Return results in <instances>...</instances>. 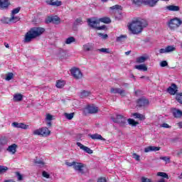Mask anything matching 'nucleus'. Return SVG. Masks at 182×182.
Listing matches in <instances>:
<instances>
[{"mask_svg": "<svg viewBox=\"0 0 182 182\" xmlns=\"http://www.w3.org/2000/svg\"><path fill=\"white\" fill-rule=\"evenodd\" d=\"M127 39V36L121 35L120 36L117 38V42L122 43V42H124Z\"/></svg>", "mask_w": 182, "mask_h": 182, "instance_id": "30", "label": "nucleus"}, {"mask_svg": "<svg viewBox=\"0 0 182 182\" xmlns=\"http://www.w3.org/2000/svg\"><path fill=\"white\" fill-rule=\"evenodd\" d=\"M161 127H164L165 129H170V127H171L166 123H164L161 124Z\"/></svg>", "mask_w": 182, "mask_h": 182, "instance_id": "59", "label": "nucleus"}, {"mask_svg": "<svg viewBox=\"0 0 182 182\" xmlns=\"http://www.w3.org/2000/svg\"><path fill=\"white\" fill-rule=\"evenodd\" d=\"M133 116L135 117V119H139V120H144L146 119L144 115L139 113H134L133 114Z\"/></svg>", "mask_w": 182, "mask_h": 182, "instance_id": "32", "label": "nucleus"}, {"mask_svg": "<svg viewBox=\"0 0 182 182\" xmlns=\"http://www.w3.org/2000/svg\"><path fill=\"white\" fill-rule=\"evenodd\" d=\"M89 136L92 139V140H105L103 136L99 134H90Z\"/></svg>", "mask_w": 182, "mask_h": 182, "instance_id": "22", "label": "nucleus"}, {"mask_svg": "<svg viewBox=\"0 0 182 182\" xmlns=\"http://www.w3.org/2000/svg\"><path fill=\"white\" fill-rule=\"evenodd\" d=\"M159 150H160V146H150L144 149V152L149 153L150 151H159Z\"/></svg>", "mask_w": 182, "mask_h": 182, "instance_id": "19", "label": "nucleus"}, {"mask_svg": "<svg viewBox=\"0 0 182 182\" xmlns=\"http://www.w3.org/2000/svg\"><path fill=\"white\" fill-rule=\"evenodd\" d=\"M182 24V21L181 18H173L171 19L168 22V27L171 31H174L177 29L178 28H180V26Z\"/></svg>", "mask_w": 182, "mask_h": 182, "instance_id": "4", "label": "nucleus"}, {"mask_svg": "<svg viewBox=\"0 0 182 182\" xmlns=\"http://www.w3.org/2000/svg\"><path fill=\"white\" fill-rule=\"evenodd\" d=\"M46 3L51 6H61L62 5V1L59 0H46Z\"/></svg>", "mask_w": 182, "mask_h": 182, "instance_id": "11", "label": "nucleus"}, {"mask_svg": "<svg viewBox=\"0 0 182 182\" xmlns=\"http://www.w3.org/2000/svg\"><path fill=\"white\" fill-rule=\"evenodd\" d=\"M86 110L90 114H93L97 113V112H99V108L95 105H88L86 107Z\"/></svg>", "mask_w": 182, "mask_h": 182, "instance_id": "12", "label": "nucleus"}, {"mask_svg": "<svg viewBox=\"0 0 182 182\" xmlns=\"http://www.w3.org/2000/svg\"><path fill=\"white\" fill-rule=\"evenodd\" d=\"M167 65H168V63H167V61L164 60L162 62H161L160 63V66H161V68H166V66H167Z\"/></svg>", "mask_w": 182, "mask_h": 182, "instance_id": "56", "label": "nucleus"}, {"mask_svg": "<svg viewBox=\"0 0 182 182\" xmlns=\"http://www.w3.org/2000/svg\"><path fill=\"white\" fill-rule=\"evenodd\" d=\"M9 5V0H0V9H8Z\"/></svg>", "mask_w": 182, "mask_h": 182, "instance_id": "17", "label": "nucleus"}, {"mask_svg": "<svg viewBox=\"0 0 182 182\" xmlns=\"http://www.w3.org/2000/svg\"><path fill=\"white\" fill-rule=\"evenodd\" d=\"M0 144L4 146V144H8V139L6 138H3L0 141Z\"/></svg>", "mask_w": 182, "mask_h": 182, "instance_id": "47", "label": "nucleus"}, {"mask_svg": "<svg viewBox=\"0 0 182 182\" xmlns=\"http://www.w3.org/2000/svg\"><path fill=\"white\" fill-rule=\"evenodd\" d=\"M178 87L176 84H171V85L167 89L168 93L169 95H176L178 92Z\"/></svg>", "mask_w": 182, "mask_h": 182, "instance_id": "15", "label": "nucleus"}, {"mask_svg": "<svg viewBox=\"0 0 182 182\" xmlns=\"http://www.w3.org/2000/svg\"><path fill=\"white\" fill-rule=\"evenodd\" d=\"M134 68L135 69H137L138 70H142L143 72H146L147 70V66H146L144 64L135 65Z\"/></svg>", "mask_w": 182, "mask_h": 182, "instance_id": "24", "label": "nucleus"}, {"mask_svg": "<svg viewBox=\"0 0 182 182\" xmlns=\"http://www.w3.org/2000/svg\"><path fill=\"white\" fill-rule=\"evenodd\" d=\"M50 134V130L48 129V127H43L41 128V136L44 137H48Z\"/></svg>", "mask_w": 182, "mask_h": 182, "instance_id": "21", "label": "nucleus"}, {"mask_svg": "<svg viewBox=\"0 0 182 182\" xmlns=\"http://www.w3.org/2000/svg\"><path fill=\"white\" fill-rule=\"evenodd\" d=\"M133 159H135L136 161H140V156L137 155L136 154H133Z\"/></svg>", "mask_w": 182, "mask_h": 182, "instance_id": "57", "label": "nucleus"}, {"mask_svg": "<svg viewBox=\"0 0 182 182\" xmlns=\"http://www.w3.org/2000/svg\"><path fill=\"white\" fill-rule=\"evenodd\" d=\"M76 163V161H73V162H65L66 166H68V167H75V164Z\"/></svg>", "mask_w": 182, "mask_h": 182, "instance_id": "54", "label": "nucleus"}, {"mask_svg": "<svg viewBox=\"0 0 182 182\" xmlns=\"http://www.w3.org/2000/svg\"><path fill=\"white\" fill-rule=\"evenodd\" d=\"M146 60H147V57L140 56L136 58V63H144V62Z\"/></svg>", "mask_w": 182, "mask_h": 182, "instance_id": "26", "label": "nucleus"}, {"mask_svg": "<svg viewBox=\"0 0 182 182\" xmlns=\"http://www.w3.org/2000/svg\"><path fill=\"white\" fill-rule=\"evenodd\" d=\"M97 29L98 30V31H102L103 29H106V26H97Z\"/></svg>", "mask_w": 182, "mask_h": 182, "instance_id": "62", "label": "nucleus"}, {"mask_svg": "<svg viewBox=\"0 0 182 182\" xmlns=\"http://www.w3.org/2000/svg\"><path fill=\"white\" fill-rule=\"evenodd\" d=\"M43 177H45L46 178H49L50 175L46 171H43Z\"/></svg>", "mask_w": 182, "mask_h": 182, "instance_id": "60", "label": "nucleus"}, {"mask_svg": "<svg viewBox=\"0 0 182 182\" xmlns=\"http://www.w3.org/2000/svg\"><path fill=\"white\" fill-rule=\"evenodd\" d=\"M110 9H112V11H122V9H123V7H122V6L120 5H114L110 7Z\"/></svg>", "mask_w": 182, "mask_h": 182, "instance_id": "35", "label": "nucleus"}, {"mask_svg": "<svg viewBox=\"0 0 182 182\" xmlns=\"http://www.w3.org/2000/svg\"><path fill=\"white\" fill-rule=\"evenodd\" d=\"M177 102L182 105V93H178L176 94V97Z\"/></svg>", "mask_w": 182, "mask_h": 182, "instance_id": "40", "label": "nucleus"}, {"mask_svg": "<svg viewBox=\"0 0 182 182\" xmlns=\"http://www.w3.org/2000/svg\"><path fill=\"white\" fill-rule=\"evenodd\" d=\"M34 163L37 166H40L41 167H43V166H45V162H43V161L41 160V159H36L35 161H34Z\"/></svg>", "mask_w": 182, "mask_h": 182, "instance_id": "33", "label": "nucleus"}, {"mask_svg": "<svg viewBox=\"0 0 182 182\" xmlns=\"http://www.w3.org/2000/svg\"><path fill=\"white\" fill-rule=\"evenodd\" d=\"M11 23H16V22H18V21L21 19L19 16H15L14 15H11L10 17Z\"/></svg>", "mask_w": 182, "mask_h": 182, "instance_id": "31", "label": "nucleus"}, {"mask_svg": "<svg viewBox=\"0 0 182 182\" xmlns=\"http://www.w3.org/2000/svg\"><path fill=\"white\" fill-rule=\"evenodd\" d=\"M29 127V125H26L23 123H20V129H23V130H26Z\"/></svg>", "mask_w": 182, "mask_h": 182, "instance_id": "53", "label": "nucleus"}, {"mask_svg": "<svg viewBox=\"0 0 182 182\" xmlns=\"http://www.w3.org/2000/svg\"><path fill=\"white\" fill-rule=\"evenodd\" d=\"M147 25H149V23H147V21L145 19H138L131 23L129 26V29L134 35H137L140 33L141 31H143V28H146Z\"/></svg>", "mask_w": 182, "mask_h": 182, "instance_id": "1", "label": "nucleus"}, {"mask_svg": "<svg viewBox=\"0 0 182 182\" xmlns=\"http://www.w3.org/2000/svg\"><path fill=\"white\" fill-rule=\"evenodd\" d=\"M56 87H58V89H62V87H63V86H65V80H59L56 82Z\"/></svg>", "mask_w": 182, "mask_h": 182, "instance_id": "27", "label": "nucleus"}, {"mask_svg": "<svg viewBox=\"0 0 182 182\" xmlns=\"http://www.w3.org/2000/svg\"><path fill=\"white\" fill-rule=\"evenodd\" d=\"M46 122H52V120H53V116L50 114H47L46 115Z\"/></svg>", "mask_w": 182, "mask_h": 182, "instance_id": "45", "label": "nucleus"}, {"mask_svg": "<svg viewBox=\"0 0 182 182\" xmlns=\"http://www.w3.org/2000/svg\"><path fill=\"white\" fill-rule=\"evenodd\" d=\"M11 126H12L13 127H15L16 129H20V127H21V123L13 122V123L11 124Z\"/></svg>", "mask_w": 182, "mask_h": 182, "instance_id": "49", "label": "nucleus"}, {"mask_svg": "<svg viewBox=\"0 0 182 182\" xmlns=\"http://www.w3.org/2000/svg\"><path fill=\"white\" fill-rule=\"evenodd\" d=\"M33 134H34L35 136H42V129H36L33 131Z\"/></svg>", "mask_w": 182, "mask_h": 182, "instance_id": "42", "label": "nucleus"}, {"mask_svg": "<svg viewBox=\"0 0 182 182\" xmlns=\"http://www.w3.org/2000/svg\"><path fill=\"white\" fill-rule=\"evenodd\" d=\"M98 52H101V53H110V50L109 48H100L97 50Z\"/></svg>", "mask_w": 182, "mask_h": 182, "instance_id": "39", "label": "nucleus"}, {"mask_svg": "<svg viewBox=\"0 0 182 182\" xmlns=\"http://www.w3.org/2000/svg\"><path fill=\"white\" fill-rule=\"evenodd\" d=\"M98 21L99 22H102L103 23H110V22H112L109 17L100 18Z\"/></svg>", "mask_w": 182, "mask_h": 182, "instance_id": "29", "label": "nucleus"}, {"mask_svg": "<svg viewBox=\"0 0 182 182\" xmlns=\"http://www.w3.org/2000/svg\"><path fill=\"white\" fill-rule=\"evenodd\" d=\"M94 48H95V45L90 43H88L83 46V50H85V52H90L93 50Z\"/></svg>", "mask_w": 182, "mask_h": 182, "instance_id": "18", "label": "nucleus"}, {"mask_svg": "<svg viewBox=\"0 0 182 182\" xmlns=\"http://www.w3.org/2000/svg\"><path fill=\"white\" fill-rule=\"evenodd\" d=\"M143 4L144 5H148V6H151L153 8L154 6H156L157 5V2H159V0H144Z\"/></svg>", "mask_w": 182, "mask_h": 182, "instance_id": "16", "label": "nucleus"}, {"mask_svg": "<svg viewBox=\"0 0 182 182\" xmlns=\"http://www.w3.org/2000/svg\"><path fill=\"white\" fill-rule=\"evenodd\" d=\"M8 171V168L6 166H0V174H4Z\"/></svg>", "mask_w": 182, "mask_h": 182, "instance_id": "41", "label": "nucleus"}, {"mask_svg": "<svg viewBox=\"0 0 182 182\" xmlns=\"http://www.w3.org/2000/svg\"><path fill=\"white\" fill-rule=\"evenodd\" d=\"M47 125L48 126V127H50V126H52V122L51 121H48Z\"/></svg>", "mask_w": 182, "mask_h": 182, "instance_id": "63", "label": "nucleus"}, {"mask_svg": "<svg viewBox=\"0 0 182 182\" xmlns=\"http://www.w3.org/2000/svg\"><path fill=\"white\" fill-rule=\"evenodd\" d=\"M111 119L114 123H117L120 127H126L127 124V119L122 114H117L116 117H112Z\"/></svg>", "mask_w": 182, "mask_h": 182, "instance_id": "3", "label": "nucleus"}, {"mask_svg": "<svg viewBox=\"0 0 182 182\" xmlns=\"http://www.w3.org/2000/svg\"><path fill=\"white\" fill-rule=\"evenodd\" d=\"M111 93H118V95H120L122 97L126 96V91L120 88H111Z\"/></svg>", "mask_w": 182, "mask_h": 182, "instance_id": "14", "label": "nucleus"}, {"mask_svg": "<svg viewBox=\"0 0 182 182\" xmlns=\"http://www.w3.org/2000/svg\"><path fill=\"white\" fill-rule=\"evenodd\" d=\"M173 117L176 119H180L182 117V112L180 109H173Z\"/></svg>", "mask_w": 182, "mask_h": 182, "instance_id": "23", "label": "nucleus"}, {"mask_svg": "<svg viewBox=\"0 0 182 182\" xmlns=\"http://www.w3.org/2000/svg\"><path fill=\"white\" fill-rule=\"evenodd\" d=\"M87 23L90 28H92L93 29H97L100 21L95 18H88Z\"/></svg>", "mask_w": 182, "mask_h": 182, "instance_id": "8", "label": "nucleus"}, {"mask_svg": "<svg viewBox=\"0 0 182 182\" xmlns=\"http://www.w3.org/2000/svg\"><path fill=\"white\" fill-rule=\"evenodd\" d=\"M14 78V73H9L6 75V80H12Z\"/></svg>", "mask_w": 182, "mask_h": 182, "instance_id": "46", "label": "nucleus"}, {"mask_svg": "<svg viewBox=\"0 0 182 182\" xmlns=\"http://www.w3.org/2000/svg\"><path fill=\"white\" fill-rule=\"evenodd\" d=\"M19 11H21V8H16L11 11V15L15 16L16 14H19Z\"/></svg>", "mask_w": 182, "mask_h": 182, "instance_id": "44", "label": "nucleus"}, {"mask_svg": "<svg viewBox=\"0 0 182 182\" xmlns=\"http://www.w3.org/2000/svg\"><path fill=\"white\" fill-rule=\"evenodd\" d=\"M84 167H85V165H83V164L79 163V162H75V164H74L73 168L76 171H79V173H81L82 174H83V168Z\"/></svg>", "mask_w": 182, "mask_h": 182, "instance_id": "13", "label": "nucleus"}, {"mask_svg": "<svg viewBox=\"0 0 182 182\" xmlns=\"http://www.w3.org/2000/svg\"><path fill=\"white\" fill-rule=\"evenodd\" d=\"M73 42H76V38L73 36H70L65 40L66 45H70V43H73Z\"/></svg>", "mask_w": 182, "mask_h": 182, "instance_id": "28", "label": "nucleus"}, {"mask_svg": "<svg viewBox=\"0 0 182 182\" xmlns=\"http://www.w3.org/2000/svg\"><path fill=\"white\" fill-rule=\"evenodd\" d=\"M18 147V145L16 144H13L7 148V151L9 153H11V154H15L16 153V148Z\"/></svg>", "mask_w": 182, "mask_h": 182, "instance_id": "20", "label": "nucleus"}, {"mask_svg": "<svg viewBox=\"0 0 182 182\" xmlns=\"http://www.w3.org/2000/svg\"><path fill=\"white\" fill-rule=\"evenodd\" d=\"M77 146L80 147L81 150H83V151H85V153H87L88 154H92L93 150L90 149V148L82 144L80 142H77Z\"/></svg>", "mask_w": 182, "mask_h": 182, "instance_id": "10", "label": "nucleus"}, {"mask_svg": "<svg viewBox=\"0 0 182 182\" xmlns=\"http://www.w3.org/2000/svg\"><path fill=\"white\" fill-rule=\"evenodd\" d=\"M159 159L160 160H164V161H166V163L170 162V158L167 156H161Z\"/></svg>", "mask_w": 182, "mask_h": 182, "instance_id": "52", "label": "nucleus"}, {"mask_svg": "<svg viewBox=\"0 0 182 182\" xmlns=\"http://www.w3.org/2000/svg\"><path fill=\"white\" fill-rule=\"evenodd\" d=\"M164 11H169L170 12H178L180 6L176 5H169L164 7Z\"/></svg>", "mask_w": 182, "mask_h": 182, "instance_id": "9", "label": "nucleus"}, {"mask_svg": "<svg viewBox=\"0 0 182 182\" xmlns=\"http://www.w3.org/2000/svg\"><path fill=\"white\" fill-rule=\"evenodd\" d=\"M43 32H45V28L42 27H34L31 28L25 35L23 39L24 43H29V42H32V39H35V38L41 36Z\"/></svg>", "mask_w": 182, "mask_h": 182, "instance_id": "2", "label": "nucleus"}, {"mask_svg": "<svg viewBox=\"0 0 182 182\" xmlns=\"http://www.w3.org/2000/svg\"><path fill=\"white\" fill-rule=\"evenodd\" d=\"M4 182H15V181L12 179H10V180H6Z\"/></svg>", "mask_w": 182, "mask_h": 182, "instance_id": "64", "label": "nucleus"}, {"mask_svg": "<svg viewBox=\"0 0 182 182\" xmlns=\"http://www.w3.org/2000/svg\"><path fill=\"white\" fill-rule=\"evenodd\" d=\"M97 182H107V181L106 180V178L101 177L97 179Z\"/></svg>", "mask_w": 182, "mask_h": 182, "instance_id": "58", "label": "nucleus"}, {"mask_svg": "<svg viewBox=\"0 0 182 182\" xmlns=\"http://www.w3.org/2000/svg\"><path fill=\"white\" fill-rule=\"evenodd\" d=\"M64 115L68 120H72V118L75 116V113H65Z\"/></svg>", "mask_w": 182, "mask_h": 182, "instance_id": "43", "label": "nucleus"}, {"mask_svg": "<svg viewBox=\"0 0 182 182\" xmlns=\"http://www.w3.org/2000/svg\"><path fill=\"white\" fill-rule=\"evenodd\" d=\"M132 4L139 6L141 5V0H133Z\"/></svg>", "mask_w": 182, "mask_h": 182, "instance_id": "50", "label": "nucleus"}, {"mask_svg": "<svg viewBox=\"0 0 182 182\" xmlns=\"http://www.w3.org/2000/svg\"><path fill=\"white\" fill-rule=\"evenodd\" d=\"M98 36L102 38V39H107V34L98 33Z\"/></svg>", "mask_w": 182, "mask_h": 182, "instance_id": "55", "label": "nucleus"}, {"mask_svg": "<svg viewBox=\"0 0 182 182\" xmlns=\"http://www.w3.org/2000/svg\"><path fill=\"white\" fill-rule=\"evenodd\" d=\"M16 177H17L18 181H22L23 178V177L22 176V175H21V173H19V172H16Z\"/></svg>", "mask_w": 182, "mask_h": 182, "instance_id": "51", "label": "nucleus"}, {"mask_svg": "<svg viewBox=\"0 0 182 182\" xmlns=\"http://www.w3.org/2000/svg\"><path fill=\"white\" fill-rule=\"evenodd\" d=\"M159 53H167V50H166V48H161L160 50H159Z\"/></svg>", "mask_w": 182, "mask_h": 182, "instance_id": "61", "label": "nucleus"}, {"mask_svg": "<svg viewBox=\"0 0 182 182\" xmlns=\"http://www.w3.org/2000/svg\"><path fill=\"white\" fill-rule=\"evenodd\" d=\"M1 21L2 23H11V18L9 17H3Z\"/></svg>", "mask_w": 182, "mask_h": 182, "instance_id": "37", "label": "nucleus"}, {"mask_svg": "<svg viewBox=\"0 0 182 182\" xmlns=\"http://www.w3.org/2000/svg\"><path fill=\"white\" fill-rule=\"evenodd\" d=\"M90 92H88V91H86V90H84L81 92L80 94V97L82 99H83L84 97H87V96H90Z\"/></svg>", "mask_w": 182, "mask_h": 182, "instance_id": "36", "label": "nucleus"}, {"mask_svg": "<svg viewBox=\"0 0 182 182\" xmlns=\"http://www.w3.org/2000/svg\"><path fill=\"white\" fill-rule=\"evenodd\" d=\"M23 99V96L21 94H16L14 95L13 100L14 102H21Z\"/></svg>", "mask_w": 182, "mask_h": 182, "instance_id": "25", "label": "nucleus"}, {"mask_svg": "<svg viewBox=\"0 0 182 182\" xmlns=\"http://www.w3.org/2000/svg\"><path fill=\"white\" fill-rule=\"evenodd\" d=\"M128 123L129 124H130V126H134L136 127L137 126V124H139V122H136L134 119H128Z\"/></svg>", "mask_w": 182, "mask_h": 182, "instance_id": "34", "label": "nucleus"}, {"mask_svg": "<svg viewBox=\"0 0 182 182\" xmlns=\"http://www.w3.org/2000/svg\"><path fill=\"white\" fill-rule=\"evenodd\" d=\"M166 49L167 53H170V52H174V50H176V47H174L173 46H169L166 47Z\"/></svg>", "mask_w": 182, "mask_h": 182, "instance_id": "38", "label": "nucleus"}, {"mask_svg": "<svg viewBox=\"0 0 182 182\" xmlns=\"http://www.w3.org/2000/svg\"><path fill=\"white\" fill-rule=\"evenodd\" d=\"M149 105H150V102L145 97H141L136 102V106L138 107H147Z\"/></svg>", "mask_w": 182, "mask_h": 182, "instance_id": "5", "label": "nucleus"}, {"mask_svg": "<svg viewBox=\"0 0 182 182\" xmlns=\"http://www.w3.org/2000/svg\"><path fill=\"white\" fill-rule=\"evenodd\" d=\"M46 23H50L52 22L53 23H55V25H59V23H60V18H59L58 16H53L48 17L46 20Z\"/></svg>", "mask_w": 182, "mask_h": 182, "instance_id": "7", "label": "nucleus"}, {"mask_svg": "<svg viewBox=\"0 0 182 182\" xmlns=\"http://www.w3.org/2000/svg\"><path fill=\"white\" fill-rule=\"evenodd\" d=\"M71 75H73L75 79H82V77L83 76L82 71L76 68L71 69Z\"/></svg>", "mask_w": 182, "mask_h": 182, "instance_id": "6", "label": "nucleus"}, {"mask_svg": "<svg viewBox=\"0 0 182 182\" xmlns=\"http://www.w3.org/2000/svg\"><path fill=\"white\" fill-rule=\"evenodd\" d=\"M82 18H77V19L75 20V21L74 22V25H76V26H77V25H82Z\"/></svg>", "mask_w": 182, "mask_h": 182, "instance_id": "48", "label": "nucleus"}]
</instances>
